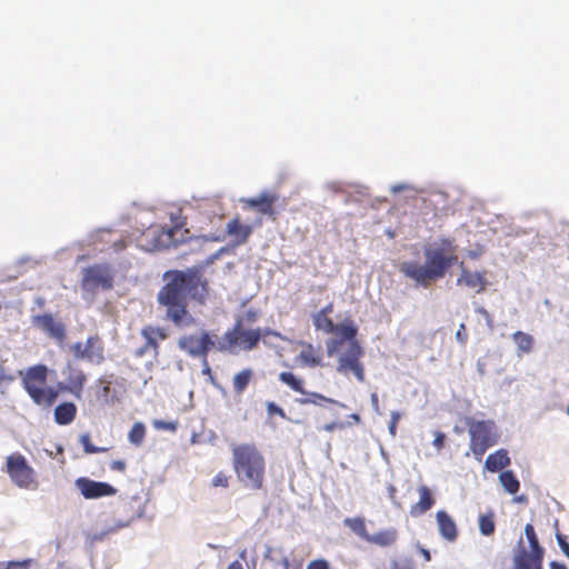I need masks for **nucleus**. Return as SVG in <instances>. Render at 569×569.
Here are the masks:
<instances>
[{"mask_svg":"<svg viewBox=\"0 0 569 569\" xmlns=\"http://www.w3.org/2000/svg\"><path fill=\"white\" fill-rule=\"evenodd\" d=\"M178 347L193 358L206 359L211 349H217V343L209 332L202 331L200 336L184 335L180 337Z\"/></svg>","mask_w":569,"mask_h":569,"instance_id":"nucleus-12","label":"nucleus"},{"mask_svg":"<svg viewBox=\"0 0 569 569\" xmlns=\"http://www.w3.org/2000/svg\"><path fill=\"white\" fill-rule=\"evenodd\" d=\"M457 248L453 239L440 238L425 247V264L405 261L399 266V271L417 284L427 288L433 281L442 279L447 271L458 263Z\"/></svg>","mask_w":569,"mask_h":569,"instance_id":"nucleus-3","label":"nucleus"},{"mask_svg":"<svg viewBox=\"0 0 569 569\" xmlns=\"http://www.w3.org/2000/svg\"><path fill=\"white\" fill-rule=\"evenodd\" d=\"M267 411L269 416L278 415L283 419L286 418L284 410L281 407H279L276 402L269 401L267 403Z\"/></svg>","mask_w":569,"mask_h":569,"instance_id":"nucleus-38","label":"nucleus"},{"mask_svg":"<svg viewBox=\"0 0 569 569\" xmlns=\"http://www.w3.org/2000/svg\"><path fill=\"white\" fill-rule=\"evenodd\" d=\"M398 536V530L396 528H388L372 535L370 533L367 542L382 548H387L397 542Z\"/></svg>","mask_w":569,"mask_h":569,"instance_id":"nucleus-23","label":"nucleus"},{"mask_svg":"<svg viewBox=\"0 0 569 569\" xmlns=\"http://www.w3.org/2000/svg\"><path fill=\"white\" fill-rule=\"evenodd\" d=\"M279 380L286 386H288L295 392L307 396L306 398L299 400L301 405L321 406L322 403H331L337 405L340 408H346L345 403L339 402L332 398H328L318 392H308L305 389V380L302 378L297 377L290 371L280 372Z\"/></svg>","mask_w":569,"mask_h":569,"instance_id":"nucleus-10","label":"nucleus"},{"mask_svg":"<svg viewBox=\"0 0 569 569\" xmlns=\"http://www.w3.org/2000/svg\"><path fill=\"white\" fill-rule=\"evenodd\" d=\"M232 467L238 481L247 489L261 490L266 482V459L253 443L232 447Z\"/></svg>","mask_w":569,"mask_h":569,"instance_id":"nucleus-4","label":"nucleus"},{"mask_svg":"<svg viewBox=\"0 0 569 569\" xmlns=\"http://www.w3.org/2000/svg\"><path fill=\"white\" fill-rule=\"evenodd\" d=\"M3 471L11 482L24 490H37L39 487L38 473L20 452H13L6 458Z\"/></svg>","mask_w":569,"mask_h":569,"instance_id":"nucleus-7","label":"nucleus"},{"mask_svg":"<svg viewBox=\"0 0 569 569\" xmlns=\"http://www.w3.org/2000/svg\"><path fill=\"white\" fill-rule=\"evenodd\" d=\"M228 569H243V565L240 560H234L228 566Z\"/></svg>","mask_w":569,"mask_h":569,"instance_id":"nucleus-50","label":"nucleus"},{"mask_svg":"<svg viewBox=\"0 0 569 569\" xmlns=\"http://www.w3.org/2000/svg\"><path fill=\"white\" fill-rule=\"evenodd\" d=\"M419 500L410 508V515L412 517H419L430 510L435 505V498L431 490L422 485L418 488Z\"/></svg>","mask_w":569,"mask_h":569,"instance_id":"nucleus-22","label":"nucleus"},{"mask_svg":"<svg viewBox=\"0 0 569 569\" xmlns=\"http://www.w3.org/2000/svg\"><path fill=\"white\" fill-rule=\"evenodd\" d=\"M438 529L442 538L448 541H455L458 536V530L455 520L445 510H439L436 513Z\"/></svg>","mask_w":569,"mask_h":569,"instance_id":"nucleus-21","label":"nucleus"},{"mask_svg":"<svg viewBox=\"0 0 569 569\" xmlns=\"http://www.w3.org/2000/svg\"><path fill=\"white\" fill-rule=\"evenodd\" d=\"M318 312H320L322 315L330 316L333 312V303L332 302L328 303L322 309H320Z\"/></svg>","mask_w":569,"mask_h":569,"instance_id":"nucleus-48","label":"nucleus"},{"mask_svg":"<svg viewBox=\"0 0 569 569\" xmlns=\"http://www.w3.org/2000/svg\"><path fill=\"white\" fill-rule=\"evenodd\" d=\"M512 341L517 346L518 356L530 353L535 347V339L531 335L523 331H516L511 336Z\"/></svg>","mask_w":569,"mask_h":569,"instance_id":"nucleus-28","label":"nucleus"},{"mask_svg":"<svg viewBox=\"0 0 569 569\" xmlns=\"http://www.w3.org/2000/svg\"><path fill=\"white\" fill-rule=\"evenodd\" d=\"M247 318H248L249 321H254L256 318H257V315H256L254 311H248L247 312Z\"/></svg>","mask_w":569,"mask_h":569,"instance_id":"nucleus-54","label":"nucleus"},{"mask_svg":"<svg viewBox=\"0 0 569 569\" xmlns=\"http://www.w3.org/2000/svg\"><path fill=\"white\" fill-rule=\"evenodd\" d=\"M83 348H84V345H82L81 342H77L73 346V351H74L76 357L83 358V356L81 355V353H83Z\"/></svg>","mask_w":569,"mask_h":569,"instance_id":"nucleus-47","label":"nucleus"},{"mask_svg":"<svg viewBox=\"0 0 569 569\" xmlns=\"http://www.w3.org/2000/svg\"><path fill=\"white\" fill-rule=\"evenodd\" d=\"M493 515H481L479 518V529L483 536H490L495 532Z\"/></svg>","mask_w":569,"mask_h":569,"instance_id":"nucleus-34","label":"nucleus"},{"mask_svg":"<svg viewBox=\"0 0 569 569\" xmlns=\"http://www.w3.org/2000/svg\"><path fill=\"white\" fill-rule=\"evenodd\" d=\"M340 336V339H332L327 345V351L329 356H332L338 348L341 346L342 340H347L349 343L353 341H358L356 336L358 333V327L353 323L352 320H346L339 325H336V331Z\"/></svg>","mask_w":569,"mask_h":569,"instance_id":"nucleus-16","label":"nucleus"},{"mask_svg":"<svg viewBox=\"0 0 569 569\" xmlns=\"http://www.w3.org/2000/svg\"><path fill=\"white\" fill-rule=\"evenodd\" d=\"M557 538H558L559 546L562 549L563 553L569 558V543L560 535H558Z\"/></svg>","mask_w":569,"mask_h":569,"instance_id":"nucleus-45","label":"nucleus"},{"mask_svg":"<svg viewBox=\"0 0 569 569\" xmlns=\"http://www.w3.org/2000/svg\"><path fill=\"white\" fill-rule=\"evenodd\" d=\"M445 439H446V436L443 432L441 431H437L435 433V439H433V442L432 445L438 449V450H441L443 448V445H445Z\"/></svg>","mask_w":569,"mask_h":569,"instance_id":"nucleus-41","label":"nucleus"},{"mask_svg":"<svg viewBox=\"0 0 569 569\" xmlns=\"http://www.w3.org/2000/svg\"><path fill=\"white\" fill-rule=\"evenodd\" d=\"M146 435V426L140 421L134 422L130 431L128 432V441L136 447H140L144 442Z\"/></svg>","mask_w":569,"mask_h":569,"instance_id":"nucleus-32","label":"nucleus"},{"mask_svg":"<svg viewBox=\"0 0 569 569\" xmlns=\"http://www.w3.org/2000/svg\"><path fill=\"white\" fill-rule=\"evenodd\" d=\"M32 325L58 342H62L66 339V326L51 313L33 316Z\"/></svg>","mask_w":569,"mask_h":569,"instance_id":"nucleus-14","label":"nucleus"},{"mask_svg":"<svg viewBox=\"0 0 569 569\" xmlns=\"http://www.w3.org/2000/svg\"><path fill=\"white\" fill-rule=\"evenodd\" d=\"M244 556H246V551H242V552H241V555H240V557H241L242 559H244Z\"/></svg>","mask_w":569,"mask_h":569,"instance_id":"nucleus-61","label":"nucleus"},{"mask_svg":"<svg viewBox=\"0 0 569 569\" xmlns=\"http://www.w3.org/2000/svg\"><path fill=\"white\" fill-rule=\"evenodd\" d=\"M270 553H273L274 556H279L281 558V563L284 567V569H288L289 563L286 557L282 555L281 550H270Z\"/></svg>","mask_w":569,"mask_h":569,"instance_id":"nucleus-46","label":"nucleus"},{"mask_svg":"<svg viewBox=\"0 0 569 569\" xmlns=\"http://www.w3.org/2000/svg\"><path fill=\"white\" fill-rule=\"evenodd\" d=\"M525 500H526V498L523 496L516 498V501H525Z\"/></svg>","mask_w":569,"mask_h":569,"instance_id":"nucleus-59","label":"nucleus"},{"mask_svg":"<svg viewBox=\"0 0 569 569\" xmlns=\"http://www.w3.org/2000/svg\"><path fill=\"white\" fill-rule=\"evenodd\" d=\"M226 232L233 239V243L237 246L244 244L252 233V227L250 224L241 223L239 217L231 219L226 227Z\"/></svg>","mask_w":569,"mask_h":569,"instance_id":"nucleus-19","label":"nucleus"},{"mask_svg":"<svg viewBox=\"0 0 569 569\" xmlns=\"http://www.w3.org/2000/svg\"><path fill=\"white\" fill-rule=\"evenodd\" d=\"M423 557H426L427 559H429V552L427 550H423Z\"/></svg>","mask_w":569,"mask_h":569,"instance_id":"nucleus-60","label":"nucleus"},{"mask_svg":"<svg viewBox=\"0 0 569 569\" xmlns=\"http://www.w3.org/2000/svg\"><path fill=\"white\" fill-rule=\"evenodd\" d=\"M110 391V387L109 386H104L103 387V393L107 396Z\"/></svg>","mask_w":569,"mask_h":569,"instance_id":"nucleus-56","label":"nucleus"},{"mask_svg":"<svg viewBox=\"0 0 569 569\" xmlns=\"http://www.w3.org/2000/svg\"><path fill=\"white\" fill-rule=\"evenodd\" d=\"M204 264L192 266L186 270H170L163 274L166 284L158 292L159 305L166 307V316L176 327L183 328L194 323L188 311V298L204 305L210 292L209 281L204 276Z\"/></svg>","mask_w":569,"mask_h":569,"instance_id":"nucleus-1","label":"nucleus"},{"mask_svg":"<svg viewBox=\"0 0 569 569\" xmlns=\"http://www.w3.org/2000/svg\"><path fill=\"white\" fill-rule=\"evenodd\" d=\"M345 428V423L343 422H330V423H327L322 427V429L327 432H332L335 431L336 429H342Z\"/></svg>","mask_w":569,"mask_h":569,"instance_id":"nucleus-44","label":"nucleus"},{"mask_svg":"<svg viewBox=\"0 0 569 569\" xmlns=\"http://www.w3.org/2000/svg\"><path fill=\"white\" fill-rule=\"evenodd\" d=\"M349 419H351L355 423H360L361 422V418L358 413H351L349 416Z\"/></svg>","mask_w":569,"mask_h":569,"instance_id":"nucleus-52","label":"nucleus"},{"mask_svg":"<svg viewBox=\"0 0 569 569\" xmlns=\"http://www.w3.org/2000/svg\"><path fill=\"white\" fill-rule=\"evenodd\" d=\"M343 525L349 528L355 535H357L359 538L365 540L367 542L369 532L366 527L365 518L362 517H353V518H346L343 520Z\"/></svg>","mask_w":569,"mask_h":569,"instance_id":"nucleus-30","label":"nucleus"},{"mask_svg":"<svg viewBox=\"0 0 569 569\" xmlns=\"http://www.w3.org/2000/svg\"><path fill=\"white\" fill-rule=\"evenodd\" d=\"M550 567H551V569H566V567H565L563 565H561V563H557V562H555V561H552V562L550 563Z\"/></svg>","mask_w":569,"mask_h":569,"instance_id":"nucleus-55","label":"nucleus"},{"mask_svg":"<svg viewBox=\"0 0 569 569\" xmlns=\"http://www.w3.org/2000/svg\"><path fill=\"white\" fill-rule=\"evenodd\" d=\"M77 411L73 402H62L54 408V421L60 426L69 425L76 419Z\"/></svg>","mask_w":569,"mask_h":569,"instance_id":"nucleus-25","label":"nucleus"},{"mask_svg":"<svg viewBox=\"0 0 569 569\" xmlns=\"http://www.w3.org/2000/svg\"><path fill=\"white\" fill-rule=\"evenodd\" d=\"M254 378L251 368H244L237 372L232 379V387L236 395L241 396Z\"/></svg>","mask_w":569,"mask_h":569,"instance_id":"nucleus-27","label":"nucleus"},{"mask_svg":"<svg viewBox=\"0 0 569 569\" xmlns=\"http://www.w3.org/2000/svg\"><path fill=\"white\" fill-rule=\"evenodd\" d=\"M140 333L144 339V343L136 350L134 356L141 358L146 355H152L157 358L159 356L160 342L168 338L167 330L161 327L146 326L141 329Z\"/></svg>","mask_w":569,"mask_h":569,"instance_id":"nucleus-13","label":"nucleus"},{"mask_svg":"<svg viewBox=\"0 0 569 569\" xmlns=\"http://www.w3.org/2000/svg\"><path fill=\"white\" fill-rule=\"evenodd\" d=\"M459 266L461 268V273L457 279L458 286H466L468 288L477 289V292H481L486 289L487 280L485 272H471L470 270L466 269L462 261L459 263Z\"/></svg>","mask_w":569,"mask_h":569,"instance_id":"nucleus-18","label":"nucleus"},{"mask_svg":"<svg viewBox=\"0 0 569 569\" xmlns=\"http://www.w3.org/2000/svg\"><path fill=\"white\" fill-rule=\"evenodd\" d=\"M307 569H328V562L322 559L313 560L308 565Z\"/></svg>","mask_w":569,"mask_h":569,"instance_id":"nucleus-43","label":"nucleus"},{"mask_svg":"<svg viewBox=\"0 0 569 569\" xmlns=\"http://www.w3.org/2000/svg\"><path fill=\"white\" fill-rule=\"evenodd\" d=\"M470 437V450L477 460H481L486 451L499 441V431L493 420L468 419L466 421Z\"/></svg>","mask_w":569,"mask_h":569,"instance_id":"nucleus-6","label":"nucleus"},{"mask_svg":"<svg viewBox=\"0 0 569 569\" xmlns=\"http://www.w3.org/2000/svg\"><path fill=\"white\" fill-rule=\"evenodd\" d=\"M399 419H400V413L397 411H392L391 420L389 423V432L391 436H396V433H397V425H398Z\"/></svg>","mask_w":569,"mask_h":569,"instance_id":"nucleus-39","label":"nucleus"},{"mask_svg":"<svg viewBox=\"0 0 569 569\" xmlns=\"http://www.w3.org/2000/svg\"><path fill=\"white\" fill-rule=\"evenodd\" d=\"M363 355V349L358 341L348 343L347 350L338 356L337 372L346 378L353 376L358 382H365L366 369L361 361Z\"/></svg>","mask_w":569,"mask_h":569,"instance_id":"nucleus-8","label":"nucleus"},{"mask_svg":"<svg viewBox=\"0 0 569 569\" xmlns=\"http://www.w3.org/2000/svg\"><path fill=\"white\" fill-rule=\"evenodd\" d=\"M509 465L510 458L506 449H499L490 453L485 461V467L490 472H498Z\"/></svg>","mask_w":569,"mask_h":569,"instance_id":"nucleus-26","label":"nucleus"},{"mask_svg":"<svg viewBox=\"0 0 569 569\" xmlns=\"http://www.w3.org/2000/svg\"><path fill=\"white\" fill-rule=\"evenodd\" d=\"M389 491H390V496H391V497H393V495H395V492H396L395 487H392V486H391V487L389 488Z\"/></svg>","mask_w":569,"mask_h":569,"instance_id":"nucleus-57","label":"nucleus"},{"mask_svg":"<svg viewBox=\"0 0 569 569\" xmlns=\"http://www.w3.org/2000/svg\"><path fill=\"white\" fill-rule=\"evenodd\" d=\"M499 479L507 492L515 495L519 491L520 482L511 470L502 471Z\"/></svg>","mask_w":569,"mask_h":569,"instance_id":"nucleus-33","label":"nucleus"},{"mask_svg":"<svg viewBox=\"0 0 569 569\" xmlns=\"http://www.w3.org/2000/svg\"><path fill=\"white\" fill-rule=\"evenodd\" d=\"M229 480H230V477L223 472V471H219L213 478H212V481H211V485L212 487H221V488H228L229 487Z\"/></svg>","mask_w":569,"mask_h":569,"instance_id":"nucleus-36","label":"nucleus"},{"mask_svg":"<svg viewBox=\"0 0 569 569\" xmlns=\"http://www.w3.org/2000/svg\"><path fill=\"white\" fill-rule=\"evenodd\" d=\"M79 441L82 445L84 452L89 453V455L107 452L109 450L106 447H97V446L92 445L89 433L81 435L79 438Z\"/></svg>","mask_w":569,"mask_h":569,"instance_id":"nucleus-35","label":"nucleus"},{"mask_svg":"<svg viewBox=\"0 0 569 569\" xmlns=\"http://www.w3.org/2000/svg\"><path fill=\"white\" fill-rule=\"evenodd\" d=\"M110 469L112 471L124 472L127 469V465L123 460H113L110 463Z\"/></svg>","mask_w":569,"mask_h":569,"instance_id":"nucleus-42","label":"nucleus"},{"mask_svg":"<svg viewBox=\"0 0 569 569\" xmlns=\"http://www.w3.org/2000/svg\"><path fill=\"white\" fill-rule=\"evenodd\" d=\"M277 201V196L270 192H262L257 198H249L243 202L250 207L257 209L260 213L274 218L276 211L273 204Z\"/></svg>","mask_w":569,"mask_h":569,"instance_id":"nucleus-20","label":"nucleus"},{"mask_svg":"<svg viewBox=\"0 0 569 569\" xmlns=\"http://www.w3.org/2000/svg\"><path fill=\"white\" fill-rule=\"evenodd\" d=\"M371 405L376 411H379V398L376 392L370 396Z\"/></svg>","mask_w":569,"mask_h":569,"instance_id":"nucleus-49","label":"nucleus"},{"mask_svg":"<svg viewBox=\"0 0 569 569\" xmlns=\"http://www.w3.org/2000/svg\"><path fill=\"white\" fill-rule=\"evenodd\" d=\"M124 247H126V242L123 240H120L119 242H114L116 250H122Z\"/></svg>","mask_w":569,"mask_h":569,"instance_id":"nucleus-53","label":"nucleus"},{"mask_svg":"<svg viewBox=\"0 0 569 569\" xmlns=\"http://www.w3.org/2000/svg\"><path fill=\"white\" fill-rule=\"evenodd\" d=\"M180 231V227L174 226L172 228H158L151 232L153 240V248L158 250L169 249L177 247L181 240L176 239V233Z\"/></svg>","mask_w":569,"mask_h":569,"instance_id":"nucleus-17","label":"nucleus"},{"mask_svg":"<svg viewBox=\"0 0 569 569\" xmlns=\"http://www.w3.org/2000/svg\"><path fill=\"white\" fill-rule=\"evenodd\" d=\"M24 565H27L26 561L22 562V563H20V562H9L8 566H7V569H17L18 567L24 566Z\"/></svg>","mask_w":569,"mask_h":569,"instance_id":"nucleus-51","label":"nucleus"},{"mask_svg":"<svg viewBox=\"0 0 569 569\" xmlns=\"http://www.w3.org/2000/svg\"><path fill=\"white\" fill-rule=\"evenodd\" d=\"M298 360L307 367H317L321 365V356L311 343H303V348L298 355Z\"/></svg>","mask_w":569,"mask_h":569,"instance_id":"nucleus-29","label":"nucleus"},{"mask_svg":"<svg viewBox=\"0 0 569 569\" xmlns=\"http://www.w3.org/2000/svg\"><path fill=\"white\" fill-rule=\"evenodd\" d=\"M568 415H569V406H568Z\"/></svg>","mask_w":569,"mask_h":569,"instance_id":"nucleus-62","label":"nucleus"},{"mask_svg":"<svg viewBox=\"0 0 569 569\" xmlns=\"http://www.w3.org/2000/svg\"><path fill=\"white\" fill-rule=\"evenodd\" d=\"M76 486L86 499H97L113 496L117 489L107 482L94 481L89 478H78Z\"/></svg>","mask_w":569,"mask_h":569,"instance_id":"nucleus-15","label":"nucleus"},{"mask_svg":"<svg viewBox=\"0 0 569 569\" xmlns=\"http://www.w3.org/2000/svg\"><path fill=\"white\" fill-rule=\"evenodd\" d=\"M269 335L282 339V336L279 332L273 331L269 328H266L263 330H261L260 328L244 329L242 326V321L238 319L233 327L223 335L221 341L217 343V350L229 352H236L238 350L250 351L258 346L262 337Z\"/></svg>","mask_w":569,"mask_h":569,"instance_id":"nucleus-5","label":"nucleus"},{"mask_svg":"<svg viewBox=\"0 0 569 569\" xmlns=\"http://www.w3.org/2000/svg\"><path fill=\"white\" fill-rule=\"evenodd\" d=\"M48 368L44 365H36L28 368L22 378V386L31 400L42 407L50 408L57 401L59 392L72 395L76 399H82L87 375L79 365L69 361L62 369L63 381L58 382L57 388L48 387Z\"/></svg>","mask_w":569,"mask_h":569,"instance_id":"nucleus-2","label":"nucleus"},{"mask_svg":"<svg viewBox=\"0 0 569 569\" xmlns=\"http://www.w3.org/2000/svg\"><path fill=\"white\" fill-rule=\"evenodd\" d=\"M83 359L91 362H101L103 360V347L98 337H89L84 342Z\"/></svg>","mask_w":569,"mask_h":569,"instance_id":"nucleus-24","label":"nucleus"},{"mask_svg":"<svg viewBox=\"0 0 569 569\" xmlns=\"http://www.w3.org/2000/svg\"><path fill=\"white\" fill-rule=\"evenodd\" d=\"M82 289L94 291L99 288L110 290L113 287V273L108 264H93L83 269Z\"/></svg>","mask_w":569,"mask_h":569,"instance_id":"nucleus-11","label":"nucleus"},{"mask_svg":"<svg viewBox=\"0 0 569 569\" xmlns=\"http://www.w3.org/2000/svg\"><path fill=\"white\" fill-rule=\"evenodd\" d=\"M528 547L520 546L516 557V569H541L543 549L540 547L535 528L531 523L525 527Z\"/></svg>","mask_w":569,"mask_h":569,"instance_id":"nucleus-9","label":"nucleus"},{"mask_svg":"<svg viewBox=\"0 0 569 569\" xmlns=\"http://www.w3.org/2000/svg\"><path fill=\"white\" fill-rule=\"evenodd\" d=\"M153 427L158 430H169V431H176L177 423L171 421H163V420H154Z\"/></svg>","mask_w":569,"mask_h":569,"instance_id":"nucleus-37","label":"nucleus"},{"mask_svg":"<svg viewBox=\"0 0 569 569\" xmlns=\"http://www.w3.org/2000/svg\"><path fill=\"white\" fill-rule=\"evenodd\" d=\"M4 371L3 361L0 359V373Z\"/></svg>","mask_w":569,"mask_h":569,"instance_id":"nucleus-58","label":"nucleus"},{"mask_svg":"<svg viewBox=\"0 0 569 569\" xmlns=\"http://www.w3.org/2000/svg\"><path fill=\"white\" fill-rule=\"evenodd\" d=\"M456 339L461 343V345H466L467 342V339H468V335H467V331H466V326L465 323H461L458 331L456 332Z\"/></svg>","mask_w":569,"mask_h":569,"instance_id":"nucleus-40","label":"nucleus"},{"mask_svg":"<svg viewBox=\"0 0 569 569\" xmlns=\"http://www.w3.org/2000/svg\"><path fill=\"white\" fill-rule=\"evenodd\" d=\"M313 327L318 331H322L323 333H333L336 331V325L333 323L330 316L322 315L320 312H316L312 316Z\"/></svg>","mask_w":569,"mask_h":569,"instance_id":"nucleus-31","label":"nucleus"}]
</instances>
